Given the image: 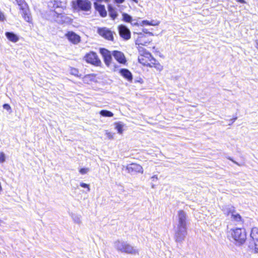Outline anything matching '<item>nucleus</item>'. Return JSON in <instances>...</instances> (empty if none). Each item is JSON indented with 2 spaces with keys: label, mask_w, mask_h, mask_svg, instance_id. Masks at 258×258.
Masks as SVG:
<instances>
[{
  "label": "nucleus",
  "mask_w": 258,
  "mask_h": 258,
  "mask_svg": "<svg viewBox=\"0 0 258 258\" xmlns=\"http://www.w3.org/2000/svg\"><path fill=\"white\" fill-rule=\"evenodd\" d=\"M237 1L241 4H245L246 3L244 0H237Z\"/></svg>",
  "instance_id": "40"
},
{
  "label": "nucleus",
  "mask_w": 258,
  "mask_h": 258,
  "mask_svg": "<svg viewBox=\"0 0 258 258\" xmlns=\"http://www.w3.org/2000/svg\"><path fill=\"white\" fill-rule=\"evenodd\" d=\"M229 160H231V161H232L234 163H235V164L237 165H239L240 166V164L237 163V162H236L235 161L233 160V159L232 158H231V157H229L228 158Z\"/></svg>",
  "instance_id": "36"
},
{
  "label": "nucleus",
  "mask_w": 258,
  "mask_h": 258,
  "mask_svg": "<svg viewBox=\"0 0 258 258\" xmlns=\"http://www.w3.org/2000/svg\"><path fill=\"white\" fill-rule=\"evenodd\" d=\"M115 128L117 131V132L119 134H121L123 132V127L124 124L122 122L119 121L114 123Z\"/></svg>",
  "instance_id": "23"
},
{
  "label": "nucleus",
  "mask_w": 258,
  "mask_h": 258,
  "mask_svg": "<svg viewBox=\"0 0 258 258\" xmlns=\"http://www.w3.org/2000/svg\"><path fill=\"white\" fill-rule=\"evenodd\" d=\"M89 171V169L88 168H82L79 170V172L82 174H86Z\"/></svg>",
  "instance_id": "32"
},
{
  "label": "nucleus",
  "mask_w": 258,
  "mask_h": 258,
  "mask_svg": "<svg viewBox=\"0 0 258 258\" xmlns=\"http://www.w3.org/2000/svg\"><path fill=\"white\" fill-rule=\"evenodd\" d=\"M65 37L73 44H78L81 41V37L73 31H68Z\"/></svg>",
  "instance_id": "12"
},
{
  "label": "nucleus",
  "mask_w": 258,
  "mask_h": 258,
  "mask_svg": "<svg viewBox=\"0 0 258 258\" xmlns=\"http://www.w3.org/2000/svg\"><path fill=\"white\" fill-rule=\"evenodd\" d=\"M99 51L103 58L104 63L107 67H109L110 65L112 59V56H113L112 52H111L107 49L104 48H100Z\"/></svg>",
  "instance_id": "9"
},
{
  "label": "nucleus",
  "mask_w": 258,
  "mask_h": 258,
  "mask_svg": "<svg viewBox=\"0 0 258 258\" xmlns=\"http://www.w3.org/2000/svg\"><path fill=\"white\" fill-rule=\"evenodd\" d=\"M152 180L153 181H155V179H158V177H157V175H154L152 177Z\"/></svg>",
  "instance_id": "39"
},
{
  "label": "nucleus",
  "mask_w": 258,
  "mask_h": 258,
  "mask_svg": "<svg viewBox=\"0 0 258 258\" xmlns=\"http://www.w3.org/2000/svg\"><path fill=\"white\" fill-rule=\"evenodd\" d=\"M5 161V154L3 152L0 153V163H4Z\"/></svg>",
  "instance_id": "31"
},
{
  "label": "nucleus",
  "mask_w": 258,
  "mask_h": 258,
  "mask_svg": "<svg viewBox=\"0 0 258 258\" xmlns=\"http://www.w3.org/2000/svg\"><path fill=\"white\" fill-rule=\"evenodd\" d=\"M94 4L95 10L99 12L102 17H105L107 16V12L104 5L97 3H94Z\"/></svg>",
  "instance_id": "17"
},
{
  "label": "nucleus",
  "mask_w": 258,
  "mask_h": 258,
  "mask_svg": "<svg viewBox=\"0 0 258 258\" xmlns=\"http://www.w3.org/2000/svg\"><path fill=\"white\" fill-rule=\"evenodd\" d=\"M141 57H144V58L147 59L149 61L150 60V59L153 57L152 54L147 51H145L144 53V54L141 56Z\"/></svg>",
  "instance_id": "28"
},
{
  "label": "nucleus",
  "mask_w": 258,
  "mask_h": 258,
  "mask_svg": "<svg viewBox=\"0 0 258 258\" xmlns=\"http://www.w3.org/2000/svg\"><path fill=\"white\" fill-rule=\"evenodd\" d=\"M126 170L132 175H134L137 173H143V168L139 164L136 163H131L126 166Z\"/></svg>",
  "instance_id": "10"
},
{
  "label": "nucleus",
  "mask_w": 258,
  "mask_h": 258,
  "mask_svg": "<svg viewBox=\"0 0 258 258\" xmlns=\"http://www.w3.org/2000/svg\"><path fill=\"white\" fill-rule=\"evenodd\" d=\"M84 59L88 63L96 66H100L101 64V61L98 57V55L93 51L87 53L84 56Z\"/></svg>",
  "instance_id": "7"
},
{
  "label": "nucleus",
  "mask_w": 258,
  "mask_h": 258,
  "mask_svg": "<svg viewBox=\"0 0 258 258\" xmlns=\"http://www.w3.org/2000/svg\"><path fill=\"white\" fill-rule=\"evenodd\" d=\"M122 20L125 22H130L132 23V17L131 16L128 15L127 13H123L122 14Z\"/></svg>",
  "instance_id": "25"
},
{
  "label": "nucleus",
  "mask_w": 258,
  "mask_h": 258,
  "mask_svg": "<svg viewBox=\"0 0 258 258\" xmlns=\"http://www.w3.org/2000/svg\"><path fill=\"white\" fill-rule=\"evenodd\" d=\"M97 32L100 36L107 40H113V39L112 32L107 28H98Z\"/></svg>",
  "instance_id": "13"
},
{
  "label": "nucleus",
  "mask_w": 258,
  "mask_h": 258,
  "mask_svg": "<svg viewBox=\"0 0 258 258\" xmlns=\"http://www.w3.org/2000/svg\"><path fill=\"white\" fill-rule=\"evenodd\" d=\"M152 188H154V185H153L152 186Z\"/></svg>",
  "instance_id": "46"
},
{
  "label": "nucleus",
  "mask_w": 258,
  "mask_h": 258,
  "mask_svg": "<svg viewBox=\"0 0 258 258\" xmlns=\"http://www.w3.org/2000/svg\"><path fill=\"white\" fill-rule=\"evenodd\" d=\"M80 186L83 188H87L88 191H89L90 190V188L89 187V185L87 183H85L84 182H81L80 183Z\"/></svg>",
  "instance_id": "33"
},
{
  "label": "nucleus",
  "mask_w": 258,
  "mask_h": 258,
  "mask_svg": "<svg viewBox=\"0 0 258 258\" xmlns=\"http://www.w3.org/2000/svg\"><path fill=\"white\" fill-rule=\"evenodd\" d=\"M135 34L138 35V38L136 39L135 42L136 45L146 46L150 42L149 39L142 32L134 33V35Z\"/></svg>",
  "instance_id": "14"
},
{
  "label": "nucleus",
  "mask_w": 258,
  "mask_h": 258,
  "mask_svg": "<svg viewBox=\"0 0 258 258\" xmlns=\"http://www.w3.org/2000/svg\"><path fill=\"white\" fill-rule=\"evenodd\" d=\"M78 71L76 69H73L72 70V74L74 75H77Z\"/></svg>",
  "instance_id": "35"
},
{
  "label": "nucleus",
  "mask_w": 258,
  "mask_h": 258,
  "mask_svg": "<svg viewBox=\"0 0 258 258\" xmlns=\"http://www.w3.org/2000/svg\"><path fill=\"white\" fill-rule=\"evenodd\" d=\"M5 35L9 40L13 42H16L19 40L18 36L13 32H7Z\"/></svg>",
  "instance_id": "19"
},
{
  "label": "nucleus",
  "mask_w": 258,
  "mask_h": 258,
  "mask_svg": "<svg viewBox=\"0 0 258 258\" xmlns=\"http://www.w3.org/2000/svg\"><path fill=\"white\" fill-rule=\"evenodd\" d=\"M224 213L227 216L232 215V213L236 211L235 208L232 206H228L223 209Z\"/></svg>",
  "instance_id": "21"
},
{
  "label": "nucleus",
  "mask_w": 258,
  "mask_h": 258,
  "mask_svg": "<svg viewBox=\"0 0 258 258\" xmlns=\"http://www.w3.org/2000/svg\"><path fill=\"white\" fill-rule=\"evenodd\" d=\"M231 235L237 244L241 245L247 239L248 247L254 250L255 253L258 252V228L253 227L251 229L249 237L246 238V233L244 228H237L233 229Z\"/></svg>",
  "instance_id": "1"
},
{
  "label": "nucleus",
  "mask_w": 258,
  "mask_h": 258,
  "mask_svg": "<svg viewBox=\"0 0 258 258\" xmlns=\"http://www.w3.org/2000/svg\"><path fill=\"white\" fill-rule=\"evenodd\" d=\"M3 107L4 109L7 110L10 113L12 112V108L9 104L5 103L3 105Z\"/></svg>",
  "instance_id": "30"
},
{
  "label": "nucleus",
  "mask_w": 258,
  "mask_h": 258,
  "mask_svg": "<svg viewBox=\"0 0 258 258\" xmlns=\"http://www.w3.org/2000/svg\"><path fill=\"white\" fill-rule=\"evenodd\" d=\"M121 76L128 82H132L133 79V76L132 73L127 69H121L119 72Z\"/></svg>",
  "instance_id": "16"
},
{
  "label": "nucleus",
  "mask_w": 258,
  "mask_h": 258,
  "mask_svg": "<svg viewBox=\"0 0 258 258\" xmlns=\"http://www.w3.org/2000/svg\"><path fill=\"white\" fill-rule=\"evenodd\" d=\"M186 213L183 210H179L177 214V223L175 227L174 239L177 243H182L187 235Z\"/></svg>",
  "instance_id": "2"
},
{
  "label": "nucleus",
  "mask_w": 258,
  "mask_h": 258,
  "mask_svg": "<svg viewBox=\"0 0 258 258\" xmlns=\"http://www.w3.org/2000/svg\"><path fill=\"white\" fill-rule=\"evenodd\" d=\"M231 219L232 221L236 222L237 224H242L243 222L241 216L236 211L232 213Z\"/></svg>",
  "instance_id": "18"
},
{
  "label": "nucleus",
  "mask_w": 258,
  "mask_h": 258,
  "mask_svg": "<svg viewBox=\"0 0 258 258\" xmlns=\"http://www.w3.org/2000/svg\"><path fill=\"white\" fill-rule=\"evenodd\" d=\"M54 17L55 18V21L58 24H62L63 23L69 24L72 21V19L68 17L67 15L58 11H55Z\"/></svg>",
  "instance_id": "8"
},
{
  "label": "nucleus",
  "mask_w": 258,
  "mask_h": 258,
  "mask_svg": "<svg viewBox=\"0 0 258 258\" xmlns=\"http://www.w3.org/2000/svg\"><path fill=\"white\" fill-rule=\"evenodd\" d=\"M134 25H138V23H136L135 24H134Z\"/></svg>",
  "instance_id": "45"
},
{
  "label": "nucleus",
  "mask_w": 258,
  "mask_h": 258,
  "mask_svg": "<svg viewBox=\"0 0 258 258\" xmlns=\"http://www.w3.org/2000/svg\"><path fill=\"white\" fill-rule=\"evenodd\" d=\"M125 0H114L115 3L117 4H122L124 2Z\"/></svg>",
  "instance_id": "37"
},
{
  "label": "nucleus",
  "mask_w": 258,
  "mask_h": 258,
  "mask_svg": "<svg viewBox=\"0 0 258 258\" xmlns=\"http://www.w3.org/2000/svg\"><path fill=\"white\" fill-rule=\"evenodd\" d=\"M112 54L118 63L124 64L126 62V58L123 52L118 50H114L112 51Z\"/></svg>",
  "instance_id": "15"
},
{
  "label": "nucleus",
  "mask_w": 258,
  "mask_h": 258,
  "mask_svg": "<svg viewBox=\"0 0 258 258\" xmlns=\"http://www.w3.org/2000/svg\"><path fill=\"white\" fill-rule=\"evenodd\" d=\"M108 11L109 13V15L111 17V18L112 20H115L118 16V14L116 11L115 9L109 5L108 6Z\"/></svg>",
  "instance_id": "20"
},
{
  "label": "nucleus",
  "mask_w": 258,
  "mask_h": 258,
  "mask_svg": "<svg viewBox=\"0 0 258 258\" xmlns=\"http://www.w3.org/2000/svg\"><path fill=\"white\" fill-rule=\"evenodd\" d=\"M143 32L144 33L149 34L150 35H153V33L152 32H149L147 29H143Z\"/></svg>",
  "instance_id": "34"
},
{
  "label": "nucleus",
  "mask_w": 258,
  "mask_h": 258,
  "mask_svg": "<svg viewBox=\"0 0 258 258\" xmlns=\"http://www.w3.org/2000/svg\"><path fill=\"white\" fill-rule=\"evenodd\" d=\"M48 7L54 13L55 11L61 12L66 8V3L58 0L51 1L48 3Z\"/></svg>",
  "instance_id": "6"
},
{
  "label": "nucleus",
  "mask_w": 258,
  "mask_h": 258,
  "mask_svg": "<svg viewBox=\"0 0 258 258\" xmlns=\"http://www.w3.org/2000/svg\"><path fill=\"white\" fill-rule=\"evenodd\" d=\"M72 217H73V219L74 221L76 223L80 224L81 223L80 217H79L78 216H77V215H74V216H73Z\"/></svg>",
  "instance_id": "29"
},
{
  "label": "nucleus",
  "mask_w": 258,
  "mask_h": 258,
  "mask_svg": "<svg viewBox=\"0 0 258 258\" xmlns=\"http://www.w3.org/2000/svg\"><path fill=\"white\" fill-rule=\"evenodd\" d=\"M138 60L140 63L145 66L149 67L150 68L153 67V66L150 63L149 61L147 59L144 58V57L140 56L139 57Z\"/></svg>",
  "instance_id": "22"
},
{
  "label": "nucleus",
  "mask_w": 258,
  "mask_h": 258,
  "mask_svg": "<svg viewBox=\"0 0 258 258\" xmlns=\"http://www.w3.org/2000/svg\"><path fill=\"white\" fill-rule=\"evenodd\" d=\"M142 23L144 25H151V26H156L158 24V23L156 22L155 21H153V20L151 21H149L148 20H144V21H143Z\"/></svg>",
  "instance_id": "26"
},
{
  "label": "nucleus",
  "mask_w": 258,
  "mask_h": 258,
  "mask_svg": "<svg viewBox=\"0 0 258 258\" xmlns=\"http://www.w3.org/2000/svg\"><path fill=\"white\" fill-rule=\"evenodd\" d=\"M157 66V68H156V69H158V70H160V68L161 67V66H159L158 65L156 64Z\"/></svg>",
  "instance_id": "43"
},
{
  "label": "nucleus",
  "mask_w": 258,
  "mask_h": 258,
  "mask_svg": "<svg viewBox=\"0 0 258 258\" xmlns=\"http://www.w3.org/2000/svg\"><path fill=\"white\" fill-rule=\"evenodd\" d=\"M114 248L119 252L131 255L139 254V249L126 241L117 240L114 243Z\"/></svg>",
  "instance_id": "3"
},
{
  "label": "nucleus",
  "mask_w": 258,
  "mask_h": 258,
  "mask_svg": "<svg viewBox=\"0 0 258 258\" xmlns=\"http://www.w3.org/2000/svg\"><path fill=\"white\" fill-rule=\"evenodd\" d=\"M17 4L20 7L21 11L22 16L24 19L27 22H32V17L31 16L28 6L25 0H15Z\"/></svg>",
  "instance_id": "5"
},
{
  "label": "nucleus",
  "mask_w": 258,
  "mask_h": 258,
  "mask_svg": "<svg viewBox=\"0 0 258 258\" xmlns=\"http://www.w3.org/2000/svg\"><path fill=\"white\" fill-rule=\"evenodd\" d=\"M254 46L255 48L258 49V40H255L254 41Z\"/></svg>",
  "instance_id": "38"
},
{
  "label": "nucleus",
  "mask_w": 258,
  "mask_h": 258,
  "mask_svg": "<svg viewBox=\"0 0 258 258\" xmlns=\"http://www.w3.org/2000/svg\"><path fill=\"white\" fill-rule=\"evenodd\" d=\"M73 8L77 11L87 12L91 10L92 4L89 0H75L72 2Z\"/></svg>",
  "instance_id": "4"
},
{
  "label": "nucleus",
  "mask_w": 258,
  "mask_h": 258,
  "mask_svg": "<svg viewBox=\"0 0 258 258\" xmlns=\"http://www.w3.org/2000/svg\"><path fill=\"white\" fill-rule=\"evenodd\" d=\"M149 61L150 62V63H151L153 66V67H154L155 68H157L156 64L158 65L159 66H160V63L157 62L156 59L153 56L150 59V60Z\"/></svg>",
  "instance_id": "27"
},
{
  "label": "nucleus",
  "mask_w": 258,
  "mask_h": 258,
  "mask_svg": "<svg viewBox=\"0 0 258 258\" xmlns=\"http://www.w3.org/2000/svg\"><path fill=\"white\" fill-rule=\"evenodd\" d=\"M106 1H108V0H105Z\"/></svg>",
  "instance_id": "47"
},
{
  "label": "nucleus",
  "mask_w": 258,
  "mask_h": 258,
  "mask_svg": "<svg viewBox=\"0 0 258 258\" xmlns=\"http://www.w3.org/2000/svg\"><path fill=\"white\" fill-rule=\"evenodd\" d=\"M99 113L103 117H112L113 116V113L111 111L104 109L101 110Z\"/></svg>",
  "instance_id": "24"
},
{
  "label": "nucleus",
  "mask_w": 258,
  "mask_h": 258,
  "mask_svg": "<svg viewBox=\"0 0 258 258\" xmlns=\"http://www.w3.org/2000/svg\"><path fill=\"white\" fill-rule=\"evenodd\" d=\"M237 119V117L233 118L231 119L232 123L234 122Z\"/></svg>",
  "instance_id": "42"
},
{
  "label": "nucleus",
  "mask_w": 258,
  "mask_h": 258,
  "mask_svg": "<svg viewBox=\"0 0 258 258\" xmlns=\"http://www.w3.org/2000/svg\"><path fill=\"white\" fill-rule=\"evenodd\" d=\"M133 2H135V3H138V1L137 0H132Z\"/></svg>",
  "instance_id": "44"
},
{
  "label": "nucleus",
  "mask_w": 258,
  "mask_h": 258,
  "mask_svg": "<svg viewBox=\"0 0 258 258\" xmlns=\"http://www.w3.org/2000/svg\"><path fill=\"white\" fill-rule=\"evenodd\" d=\"M118 30L120 36L124 40H127L131 38V31L126 26L120 25L118 27Z\"/></svg>",
  "instance_id": "11"
},
{
  "label": "nucleus",
  "mask_w": 258,
  "mask_h": 258,
  "mask_svg": "<svg viewBox=\"0 0 258 258\" xmlns=\"http://www.w3.org/2000/svg\"><path fill=\"white\" fill-rule=\"evenodd\" d=\"M107 137H108V138H109V139H113V136H112V135H111L110 133H108V134H107Z\"/></svg>",
  "instance_id": "41"
}]
</instances>
